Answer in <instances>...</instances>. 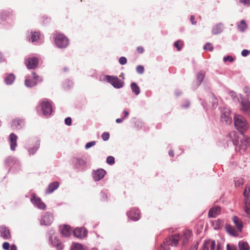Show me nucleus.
<instances>
[{
  "mask_svg": "<svg viewBox=\"0 0 250 250\" xmlns=\"http://www.w3.org/2000/svg\"><path fill=\"white\" fill-rule=\"evenodd\" d=\"M204 49L205 50H209L210 51H212L213 50V47L211 43H207L204 47Z\"/></svg>",
  "mask_w": 250,
  "mask_h": 250,
  "instance_id": "42",
  "label": "nucleus"
},
{
  "mask_svg": "<svg viewBox=\"0 0 250 250\" xmlns=\"http://www.w3.org/2000/svg\"><path fill=\"white\" fill-rule=\"evenodd\" d=\"M233 144L236 146V150L242 153L245 151L247 147L250 145V139H241L240 142L238 140L235 139L233 140Z\"/></svg>",
  "mask_w": 250,
  "mask_h": 250,
  "instance_id": "2",
  "label": "nucleus"
},
{
  "mask_svg": "<svg viewBox=\"0 0 250 250\" xmlns=\"http://www.w3.org/2000/svg\"><path fill=\"white\" fill-rule=\"evenodd\" d=\"M212 226L215 229H219L222 226V221L220 219L212 222Z\"/></svg>",
  "mask_w": 250,
  "mask_h": 250,
  "instance_id": "32",
  "label": "nucleus"
},
{
  "mask_svg": "<svg viewBox=\"0 0 250 250\" xmlns=\"http://www.w3.org/2000/svg\"><path fill=\"white\" fill-rule=\"evenodd\" d=\"M95 144H96L95 141H91L89 143H87L86 144L85 147L86 149H88V148L91 147V146H94Z\"/></svg>",
  "mask_w": 250,
  "mask_h": 250,
  "instance_id": "50",
  "label": "nucleus"
},
{
  "mask_svg": "<svg viewBox=\"0 0 250 250\" xmlns=\"http://www.w3.org/2000/svg\"><path fill=\"white\" fill-rule=\"evenodd\" d=\"M237 28L241 32H244L248 27V25L244 20H241L239 23L237 24Z\"/></svg>",
  "mask_w": 250,
  "mask_h": 250,
  "instance_id": "26",
  "label": "nucleus"
},
{
  "mask_svg": "<svg viewBox=\"0 0 250 250\" xmlns=\"http://www.w3.org/2000/svg\"><path fill=\"white\" fill-rule=\"evenodd\" d=\"M226 229L227 231L230 235L235 236L236 234V231L234 228L229 225H227L226 226Z\"/></svg>",
  "mask_w": 250,
  "mask_h": 250,
  "instance_id": "31",
  "label": "nucleus"
},
{
  "mask_svg": "<svg viewBox=\"0 0 250 250\" xmlns=\"http://www.w3.org/2000/svg\"><path fill=\"white\" fill-rule=\"evenodd\" d=\"M221 208L220 207H214L210 208L208 211V217L211 218L216 217L221 212Z\"/></svg>",
  "mask_w": 250,
  "mask_h": 250,
  "instance_id": "16",
  "label": "nucleus"
},
{
  "mask_svg": "<svg viewBox=\"0 0 250 250\" xmlns=\"http://www.w3.org/2000/svg\"><path fill=\"white\" fill-rule=\"evenodd\" d=\"M221 118L222 121L225 122L226 124H229L232 122V119L229 110H225L223 111Z\"/></svg>",
  "mask_w": 250,
  "mask_h": 250,
  "instance_id": "17",
  "label": "nucleus"
},
{
  "mask_svg": "<svg viewBox=\"0 0 250 250\" xmlns=\"http://www.w3.org/2000/svg\"><path fill=\"white\" fill-rule=\"evenodd\" d=\"M209 246L210 247V250H222L221 246L219 245H218L216 248L215 247L216 243L214 240L210 241Z\"/></svg>",
  "mask_w": 250,
  "mask_h": 250,
  "instance_id": "33",
  "label": "nucleus"
},
{
  "mask_svg": "<svg viewBox=\"0 0 250 250\" xmlns=\"http://www.w3.org/2000/svg\"><path fill=\"white\" fill-rule=\"evenodd\" d=\"M102 138L104 141L108 140L109 138V134L107 132L103 133L102 135Z\"/></svg>",
  "mask_w": 250,
  "mask_h": 250,
  "instance_id": "48",
  "label": "nucleus"
},
{
  "mask_svg": "<svg viewBox=\"0 0 250 250\" xmlns=\"http://www.w3.org/2000/svg\"><path fill=\"white\" fill-rule=\"evenodd\" d=\"M106 162L109 165H113L115 163V159L113 156H108L106 159Z\"/></svg>",
  "mask_w": 250,
  "mask_h": 250,
  "instance_id": "43",
  "label": "nucleus"
},
{
  "mask_svg": "<svg viewBox=\"0 0 250 250\" xmlns=\"http://www.w3.org/2000/svg\"><path fill=\"white\" fill-rule=\"evenodd\" d=\"M124 119H125L124 118L117 119L116 120V122L118 124L121 123L123 122V121H124Z\"/></svg>",
  "mask_w": 250,
  "mask_h": 250,
  "instance_id": "61",
  "label": "nucleus"
},
{
  "mask_svg": "<svg viewBox=\"0 0 250 250\" xmlns=\"http://www.w3.org/2000/svg\"><path fill=\"white\" fill-rule=\"evenodd\" d=\"M229 94L232 98H234L236 97V94L233 91H230V92H229Z\"/></svg>",
  "mask_w": 250,
  "mask_h": 250,
  "instance_id": "60",
  "label": "nucleus"
},
{
  "mask_svg": "<svg viewBox=\"0 0 250 250\" xmlns=\"http://www.w3.org/2000/svg\"><path fill=\"white\" fill-rule=\"evenodd\" d=\"M243 194L245 199L244 201V209L249 217H250V188L246 187Z\"/></svg>",
  "mask_w": 250,
  "mask_h": 250,
  "instance_id": "4",
  "label": "nucleus"
},
{
  "mask_svg": "<svg viewBox=\"0 0 250 250\" xmlns=\"http://www.w3.org/2000/svg\"><path fill=\"white\" fill-rule=\"evenodd\" d=\"M40 38V33L38 32H32L31 40L32 42L37 41Z\"/></svg>",
  "mask_w": 250,
  "mask_h": 250,
  "instance_id": "35",
  "label": "nucleus"
},
{
  "mask_svg": "<svg viewBox=\"0 0 250 250\" xmlns=\"http://www.w3.org/2000/svg\"><path fill=\"white\" fill-rule=\"evenodd\" d=\"M243 184V180L240 179L235 182V185L237 186H241Z\"/></svg>",
  "mask_w": 250,
  "mask_h": 250,
  "instance_id": "57",
  "label": "nucleus"
},
{
  "mask_svg": "<svg viewBox=\"0 0 250 250\" xmlns=\"http://www.w3.org/2000/svg\"><path fill=\"white\" fill-rule=\"evenodd\" d=\"M180 238V236L179 234H175L171 236L169 238V240L170 241V244L172 246H177L179 243Z\"/></svg>",
  "mask_w": 250,
  "mask_h": 250,
  "instance_id": "22",
  "label": "nucleus"
},
{
  "mask_svg": "<svg viewBox=\"0 0 250 250\" xmlns=\"http://www.w3.org/2000/svg\"><path fill=\"white\" fill-rule=\"evenodd\" d=\"M17 136L13 133H11L9 136V139L10 143V148L12 151H14L16 149V147L17 146Z\"/></svg>",
  "mask_w": 250,
  "mask_h": 250,
  "instance_id": "15",
  "label": "nucleus"
},
{
  "mask_svg": "<svg viewBox=\"0 0 250 250\" xmlns=\"http://www.w3.org/2000/svg\"><path fill=\"white\" fill-rule=\"evenodd\" d=\"M232 220L234 224L237 227L238 229L241 231L243 226L242 222L238 217L235 216L232 217Z\"/></svg>",
  "mask_w": 250,
  "mask_h": 250,
  "instance_id": "23",
  "label": "nucleus"
},
{
  "mask_svg": "<svg viewBox=\"0 0 250 250\" xmlns=\"http://www.w3.org/2000/svg\"><path fill=\"white\" fill-rule=\"evenodd\" d=\"M131 88L135 95H138L140 94V87L136 83H133L131 84Z\"/></svg>",
  "mask_w": 250,
  "mask_h": 250,
  "instance_id": "29",
  "label": "nucleus"
},
{
  "mask_svg": "<svg viewBox=\"0 0 250 250\" xmlns=\"http://www.w3.org/2000/svg\"><path fill=\"white\" fill-rule=\"evenodd\" d=\"M71 229L70 226L64 225L63 226L61 230L62 235L64 237H68L71 235Z\"/></svg>",
  "mask_w": 250,
  "mask_h": 250,
  "instance_id": "21",
  "label": "nucleus"
},
{
  "mask_svg": "<svg viewBox=\"0 0 250 250\" xmlns=\"http://www.w3.org/2000/svg\"><path fill=\"white\" fill-rule=\"evenodd\" d=\"M15 79V75L11 73L7 75V76L5 77L4 81L7 84H11L13 83Z\"/></svg>",
  "mask_w": 250,
  "mask_h": 250,
  "instance_id": "28",
  "label": "nucleus"
},
{
  "mask_svg": "<svg viewBox=\"0 0 250 250\" xmlns=\"http://www.w3.org/2000/svg\"><path fill=\"white\" fill-rule=\"evenodd\" d=\"M65 124L67 125H70L72 123V120L70 117H67L65 119Z\"/></svg>",
  "mask_w": 250,
  "mask_h": 250,
  "instance_id": "54",
  "label": "nucleus"
},
{
  "mask_svg": "<svg viewBox=\"0 0 250 250\" xmlns=\"http://www.w3.org/2000/svg\"><path fill=\"white\" fill-rule=\"evenodd\" d=\"M74 236L79 238H83L87 235V230L84 228H76L73 230Z\"/></svg>",
  "mask_w": 250,
  "mask_h": 250,
  "instance_id": "12",
  "label": "nucleus"
},
{
  "mask_svg": "<svg viewBox=\"0 0 250 250\" xmlns=\"http://www.w3.org/2000/svg\"><path fill=\"white\" fill-rule=\"evenodd\" d=\"M158 250H169L168 245L163 244L161 245Z\"/></svg>",
  "mask_w": 250,
  "mask_h": 250,
  "instance_id": "51",
  "label": "nucleus"
},
{
  "mask_svg": "<svg viewBox=\"0 0 250 250\" xmlns=\"http://www.w3.org/2000/svg\"><path fill=\"white\" fill-rule=\"evenodd\" d=\"M76 163L79 166H84L85 164V161L82 158H75Z\"/></svg>",
  "mask_w": 250,
  "mask_h": 250,
  "instance_id": "40",
  "label": "nucleus"
},
{
  "mask_svg": "<svg viewBox=\"0 0 250 250\" xmlns=\"http://www.w3.org/2000/svg\"><path fill=\"white\" fill-rule=\"evenodd\" d=\"M40 145V141L36 140L35 142V145L29 148L28 151L30 154H34L39 149Z\"/></svg>",
  "mask_w": 250,
  "mask_h": 250,
  "instance_id": "24",
  "label": "nucleus"
},
{
  "mask_svg": "<svg viewBox=\"0 0 250 250\" xmlns=\"http://www.w3.org/2000/svg\"><path fill=\"white\" fill-rule=\"evenodd\" d=\"M54 221V216L52 213L46 212L42 216L40 221L42 225L49 226Z\"/></svg>",
  "mask_w": 250,
  "mask_h": 250,
  "instance_id": "7",
  "label": "nucleus"
},
{
  "mask_svg": "<svg viewBox=\"0 0 250 250\" xmlns=\"http://www.w3.org/2000/svg\"><path fill=\"white\" fill-rule=\"evenodd\" d=\"M10 248V245L8 242H4L2 244V248L4 250H8Z\"/></svg>",
  "mask_w": 250,
  "mask_h": 250,
  "instance_id": "53",
  "label": "nucleus"
},
{
  "mask_svg": "<svg viewBox=\"0 0 250 250\" xmlns=\"http://www.w3.org/2000/svg\"><path fill=\"white\" fill-rule=\"evenodd\" d=\"M249 52L250 51L248 50L244 49L242 51L241 54L243 57H246L249 54Z\"/></svg>",
  "mask_w": 250,
  "mask_h": 250,
  "instance_id": "56",
  "label": "nucleus"
},
{
  "mask_svg": "<svg viewBox=\"0 0 250 250\" xmlns=\"http://www.w3.org/2000/svg\"><path fill=\"white\" fill-rule=\"evenodd\" d=\"M10 250H17V247L15 245H13L11 246Z\"/></svg>",
  "mask_w": 250,
  "mask_h": 250,
  "instance_id": "63",
  "label": "nucleus"
},
{
  "mask_svg": "<svg viewBox=\"0 0 250 250\" xmlns=\"http://www.w3.org/2000/svg\"><path fill=\"white\" fill-rule=\"evenodd\" d=\"M210 100L212 102V107H216L218 104V99L214 95H212L210 97Z\"/></svg>",
  "mask_w": 250,
  "mask_h": 250,
  "instance_id": "38",
  "label": "nucleus"
},
{
  "mask_svg": "<svg viewBox=\"0 0 250 250\" xmlns=\"http://www.w3.org/2000/svg\"><path fill=\"white\" fill-rule=\"evenodd\" d=\"M140 210L137 208H132L128 213L127 215L130 219L137 221L140 218Z\"/></svg>",
  "mask_w": 250,
  "mask_h": 250,
  "instance_id": "11",
  "label": "nucleus"
},
{
  "mask_svg": "<svg viewBox=\"0 0 250 250\" xmlns=\"http://www.w3.org/2000/svg\"><path fill=\"white\" fill-rule=\"evenodd\" d=\"M241 110L250 116V101H242Z\"/></svg>",
  "mask_w": 250,
  "mask_h": 250,
  "instance_id": "19",
  "label": "nucleus"
},
{
  "mask_svg": "<svg viewBox=\"0 0 250 250\" xmlns=\"http://www.w3.org/2000/svg\"><path fill=\"white\" fill-rule=\"evenodd\" d=\"M183 46V44L182 42L180 40L176 41L174 43V46L176 47L178 51H180Z\"/></svg>",
  "mask_w": 250,
  "mask_h": 250,
  "instance_id": "39",
  "label": "nucleus"
},
{
  "mask_svg": "<svg viewBox=\"0 0 250 250\" xmlns=\"http://www.w3.org/2000/svg\"><path fill=\"white\" fill-rule=\"evenodd\" d=\"M239 2L246 6H250V0H239Z\"/></svg>",
  "mask_w": 250,
  "mask_h": 250,
  "instance_id": "52",
  "label": "nucleus"
},
{
  "mask_svg": "<svg viewBox=\"0 0 250 250\" xmlns=\"http://www.w3.org/2000/svg\"><path fill=\"white\" fill-rule=\"evenodd\" d=\"M54 42L56 45L61 48H65L69 44V40L63 34L58 33L54 36Z\"/></svg>",
  "mask_w": 250,
  "mask_h": 250,
  "instance_id": "3",
  "label": "nucleus"
},
{
  "mask_svg": "<svg viewBox=\"0 0 250 250\" xmlns=\"http://www.w3.org/2000/svg\"><path fill=\"white\" fill-rule=\"evenodd\" d=\"M59 186V183L58 182H54L50 184L46 189V193L50 194L53 192L55 190L58 188Z\"/></svg>",
  "mask_w": 250,
  "mask_h": 250,
  "instance_id": "20",
  "label": "nucleus"
},
{
  "mask_svg": "<svg viewBox=\"0 0 250 250\" xmlns=\"http://www.w3.org/2000/svg\"><path fill=\"white\" fill-rule=\"evenodd\" d=\"M23 125L24 122L23 120L17 118L12 121L11 127L13 130H17L21 128Z\"/></svg>",
  "mask_w": 250,
  "mask_h": 250,
  "instance_id": "13",
  "label": "nucleus"
},
{
  "mask_svg": "<svg viewBox=\"0 0 250 250\" xmlns=\"http://www.w3.org/2000/svg\"><path fill=\"white\" fill-rule=\"evenodd\" d=\"M106 172L103 169H99L94 171L93 173V178L95 181H99L102 179L105 175Z\"/></svg>",
  "mask_w": 250,
  "mask_h": 250,
  "instance_id": "18",
  "label": "nucleus"
},
{
  "mask_svg": "<svg viewBox=\"0 0 250 250\" xmlns=\"http://www.w3.org/2000/svg\"><path fill=\"white\" fill-rule=\"evenodd\" d=\"M137 51L139 54H142L144 52V49L142 46H138L137 47Z\"/></svg>",
  "mask_w": 250,
  "mask_h": 250,
  "instance_id": "55",
  "label": "nucleus"
},
{
  "mask_svg": "<svg viewBox=\"0 0 250 250\" xmlns=\"http://www.w3.org/2000/svg\"><path fill=\"white\" fill-rule=\"evenodd\" d=\"M119 63L122 65H124L127 62V59L125 57H121L119 58Z\"/></svg>",
  "mask_w": 250,
  "mask_h": 250,
  "instance_id": "49",
  "label": "nucleus"
},
{
  "mask_svg": "<svg viewBox=\"0 0 250 250\" xmlns=\"http://www.w3.org/2000/svg\"><path fill=\"white\" fill-rule=\"evenodd\" d=\"M190 20L193 25H195L196 24V21H195V17L194 16L192 15L190 16Z\"/></svg>",
  "mask_w": 250,
  "mask_h": 250,
  "instance_id": "58",
  "label": "nucleus"
},
{
  "mask_svg": "<svg viewBox=\"0 0 250 250\" xmlns=\"http://www.w3.org/2000/svg\"><path fill=\"white\" fill-rule=\"evenodd\" d=\"M124 116L123 118H124V119H125L129 115V112L126 110H125L124 111Z\"/></svg>",
  "mask_w": 250,
  "mask_h": 250,
  "instance_id": "62",
  "label": "nucleus"
},
{
  "mask_svg": "<svg viewBox=\"0 0 250 250\" xmlns=\"http://www.w3.org/2000/svg\"><path fill=\"white\" fill-rule=\"evenodd\" d=\"M244 90L245 93L247 94V100L250 101V88L248 87H245Z\"/></svg>",
  "mask_w": 250,
  "mask_h": 250,
  "instance_id": "45",
  "label": "nucleus"
},
{
  "mask_svg": "<svg viewBox=\"0 0 250 250\" xmlns=\"http://www.w3.org/2000/svg\"><path fill=\"white\" fill-rule=\"evenodd\" d=\"M42 110L45 115H50L52 112L51 103L48 101H43L41 103Z\"/></svg>",
  "mask_w": 250,
  "mask_h": 250,
  "instance_id": "8",
  "label": "nucleus"
},
{
  "mask_svg": "<svg viewBox=\"0 0 250 250\" xmlns=\"http://www.w3.org/2000/svg\"><path fill=\"white\" fill-rule=\"evenodd\" d=\"M226 250H237L236 246H235L233 244H228L227 245Z\"/></svg>",
  "mask_w": 250,
  "mask_h": 250,
  "instance_id": "47",
  "label": "nucleus"
},
{
  "mask_svg": "<svg viewBox=\"0 0 250 250\" xmlns=\"http://www.w3.org/2000/svg\"><path fill=\"white\" fill-rule=\"evenodd\" d=\"M31 201L33 204L35 205L37 207L41 209H45L46 208V205L41 200V199L37 197L35 195L32 196Z\"/></svg>",
  "mask_w": 250,
  "mask_h": 250,
  "instance_id": "10",
  "label": "nucleus"
},
{
  "mask_svg": "<svg viewBox=\"0 0 250 250\" xmlns=\"http://www.w3.org/2000/svg\"><path fill=\"white\" fill-rule=\"evenodd\" d=\"M210 245V241H205L201 250H208Z\"/></svg>",
  "mask_w": 250,
  "mask_h": 250,
  "instance_id": "41",
  "label": "nucleus"
},
{
  "mask_svg": "<svg viewBox=\"0 0 250 250\" xmlns=\"http://www.w3.org/2000/svg\"><path fill=\"white\" fill-rule=\"evenodd\" d=\"M39 78V76L36 73L33 72L31 77L29 76L25 80V85L28 87L35 86L38 83Z\"/></svg>",
  "mask_w": 250,
  "mask_h": 250,
  "instance_id": "6",
  "label": "nucleus"
},
{
  "mask_svg": "<svg viewBox=\"0 0 250 250\" xmlns=\"http://www.w3.org/2000/svg\"><path fill=\"white\" fill-rule=\"evenodd\" d=\"M105 79L116 88H121L124 85V82L119 79L117 76L107 75L105 76Z\"/></svg>",
  "mask_w": 250,
  "mask_h": 250,
  "instance_id": "5",
  "label": "nucleus"
},
{
  "mask_svg": "<svg viewBox=\"0 0 250 250\" xmlns=\"http://www.w3.org/2000/svg\"><path fill=\"white\" fill-rule=\"evenodd\" d=\"M0 235L4 239L11 238L10 231L5 226H0Z\"/></svg>",
  "mask_w": 250,
  "mask_h": 250,
  "instance_id": "14",
  "label": "nucleus"
},
{
  "mask_svg": "<svg viewBox=\"0 0 250 250\" xmlns=\"http://www.w3.org/2000/svg\"><path fill=\"white\" fill-rule=\"evenodd\" d=\"M11 15V13L8 11H3L1 13L0 16V19L1 21L6 20L7 18H8Z\"/></svg>",
  "mask_w": 250,
  "mask_h": 250,
  "instance_id": "34",
  "label": "nucleus"
},
{
  "mask_svg": "<svg viewBox=\"0 0 250 250\" xmlns=\"http://www.w3.org/2000/svg\"><path fill=\"white\" fill-rule=\"evenodd\" d=\"M234 59L231 56H227L226 57H224L223 58V61L224 62H227V61H229L230 62H232L234 61Z\"/></svg>",
  "mask_w": 250,
  "mask_h": 250,
  "instance_id": "44",
  "label": "nucleus"
},
{
  "mask_svg": "<svg viewBox=\"0 0 250 250\" xmlns=\"http://www.w3.org/2000/svg\"><path fill=\"white\" fill-rule=\"evenodd\" d=\"M234 122L235 127L240 131L247 130L248 128V124L246 119L241 115H235Z\"/></svg>",
  "mask_w": 250,
  "mask_h": 250,
  "instance_id": "1",
  "label": "nucleus"
},
{
  "mask_svg": "<svg viewBox=\"0 0 250 250\" xmlns=\"http://www.w3.org/2000/svg\"><path fill=\"white\" fill-rule=\"evenodd\" d=\"M136 71L137 72L140 74H142L144 73V67L142 65H138L136 67Z\"/></svg>",
  "mask_w": 250,
  "mask_h": 250,
  "instance_id": "46",
  "label": "nucleus"
},
{
  "mask_svg": "<svg viewBox=\"0 0 250 250\" xmlns=\"http://www.w3.org/2000/svg\"><path fill=\"white\" fill-rule=\"evenodd\" d=\"M223 27L221 25H217L214 27L212 33L214 35H217L222 32Z\"/></svg>",
  "mask_w": 250,
  "mask_h": 250,
  "instance_id": "30",
  "label": "nucleus"
},
{
  "mask_svg": "<svg viewBox=\"0 0 250 250\" xmlns=\"http://www.w3.org/2000/svg\"><path fill=\"white\" fill-rule=\"evenodd\" d=\"M192 235V231L189 230H186L184 231L183 243L186 244Z\"/></svg>",
  "mask_w": 250,
  "mask_h": 250,
  "instance_id": "27",
  "label": "nucleus"
},
{
  "mask_svg": "<svg viewBox=\"0 0 250 250\" xmlns=\"http://www.w3.org/2000/svg\"><path fill=\"white\" fill-rule=\"evenodd\" d=\"M72 250H84L81 244L74 243L72 246Z\"/></svg>",
  "mask_w": 250,
  "mask_h": 250,
  "instance_id": "37",
  "label": "nucleus"
},
{
  "mask_svg": "<svg viewBox=\"0 0 250 250\" xmlns=\"http://www.w3.org/2000/svg\"><path fill=\"white\" fill-rule=\"evenodd\" d=\"M198 247V244L196 243L194 245H193V246H192L190 248V250H197Z\"/></svg>",
  "mask_w": 250,
  "mask_h": 250,
  "instance_id": "59",
  "label": "nucleus"
},
{
  "mask_svg": "<svg viewBox=\"0 0 250 250\" xmlns=\"http://www.w3.org/2000/svg\"><path fill=\"white\" fill-rule=\"evenodd\" d=\"M239 250H250V246L249 244L245 241H240L238 243Z\"/></svg>",
  "mask_w": 250,
  "mask_h": 250,
  "instance_id": "25",
  "label": "nucleus"
},
{
  "mask_svg": "<svg viewBox=\"0 0 250 250\" xmlns=\"http://www.w3.org/2000/svg\"><path fill=\"white\" fill-rule=\"evenodd\" d=\"M102 197L104 200H107V196L106 194H105L104 193H102Z\"/></svg>",
  "mask_w": 250,
  "mask_h": 250,
  "instance_id": "64",
  "label": "nucleus"
},
{
  "mask_svg": "<svg viewBox=\"0 0 250 250\" xmlns=\"http://www.w3.org/2000/svg\"><path fill=\"white\" fill-rule=\"evenodd\" d=\"M39 63V60L35 57L29 58L25 60V64L28 69L36 68Z\"/></svg>",
  "mask_w": 250,
  "mask_h": 250,
  "instance_id": "9",
  "label": "nucleus"
},
{
  "mask_svg": "<svg viewBox=\"0 0 250 250\" xmlns=\"http://www.w3.org/2000/svg\"><path fill=\"white\" fill-rule=\"evenodd\" d=\"M205 75V72H199L197 74V80L199 83H201L203 81Z\"/></svg>",
  "mask_w": 250,
  "mask_h": 250,
  "instance_id": "36",
  "label": "nucleus"
}]
</instances>
